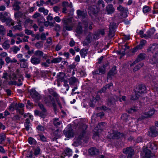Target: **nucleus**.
Here are the masks:
<instances>
[{
    "label": "nucleus",
    "mask_w": 158,
    "mask_h": 158,
    "mask_svg": "<svg viewBox=\"0 0 158 158\" xmlns=\"http://www.w3.org/2000/svg\"><path fill=\"white\" fill-rule=\"evenodd\" d=\"M72 150L69 148H67L64 151V153L63 154L64 156H72Z\"/></svg>",
    "instance_id": "nucleus-25"
},
{
    "label": "nucleus",
    "mask_w": 158,
    "mask_h": 158,
    "mask_svg": "<svg viewBox=\"0 0 158 158\" xmlns=\"http://www.w3.org/2000/svg\"><path fill=\"white\" fill-rule=\"evenodd\" d=\"M123 152L128 154L127 158H131L134 154V150L131 147H128L123 150Z\"/></svg>",
    "instance_id": "nucleus-7"
},
{
    "label": "nucleus",
    "mask_w": 158,
    "mask_h": 158,
    "mask_svg": "<svg viewBox=\"0 0 158 158\" xmlns=\"http://www.w3.org/2000/svg\"><path fill=\"white\" fill-rule=\"evenodd\" d=\"M106 10L108 14H111L114 12V9L112 5H109L106 7Z\"/></svg>",
    "instance_id": "nucleus-20"
},
{
    "label": "nucleus",
    "mask_w": 158,
    "mask_h": 158,
    "mask_svg": "<svg viewBox=\"0 0 158 158\" xmlns=\"http://www.w3.org/2000/svg\"><path fill=\"white\" fill-rule=\"evenodd\" d=\"M123 136V134L117 131H112V133H111L110 134V137L112 139H118Z\"/></svg>",
    "instance_id": "nucleus-10"
},
{
    "label": "nucleus",
    "mask_w": 158,
    "mask_h": 158,
    "mask_svg": "<svg viewBox=\"0 0 158 158\" xmlns=\"http://www.w3.org/2000/svg\"><path fill=\"white\" fill-rule=\"evenodd\" d=\"M48 35V33L46 32V33H42L40 35V39L42 40H45L46 37Z\"/></svg>",
    "instance_id": "nucleus-50"
},
{
    "label": "nucleus",
    "mask_w": 158,
    "mask_h": 158,
    "mask_svg": "<svg viewBox=\"0 0 158 158\" xmlns=\"http://www.w3.org/2000/svg\"><path fill=\"white\" fill-rule=\"evenodd\" d=\"M65 76L64 74L60 72L58 73L57 75V79L59 81H63L64 80V77Z\"/></svg>",
    "instance_id": "nucleus-23"
},
{
    "label": "nucleus",
    "mask_w": 158,
    "mask_h": 158,
    "mask_svg": "<svg viewBox=\"0 0 158 158\" xmlns=\"http://www.w3.org/2000/svg\"><path fill=\"white\" fill-rule=\"evenodd\" d=\"M61 122L59 121L58 118H55L54 120L53 123L54 125L56 126H59L60 125Z\"/></svg>",
    "instance_id": "nucleus-46"
},
{
    "label": "nucleus",
    "mask_w": 158,
    "mask_h": 158,
    "mask_svg": "<svg viewBox=\"0 0 158 158\" xmlns=\"http://www.w3.org/2000/svg\"><path fill=\"white\" fill-rule=\"evenodd\" d=\"M6 137L5 135L4 134H2L0 135V143L2 144L3 142L5 139Z\"/></svg>",
    "instance_id": "nucleus-53"
},
{
    "label": "nucleus",
    "mask_w": 158,
    "mask_h": 158,
    "mask_svg": "<svg viewBox=\"0 0 158 158\" xmlns=\"http://www.w3.org/2000/svg\"><path fill=\"white\" fill-rule=\"evenodd\" d=\"M41 59L40 58L37 57L35 56H33L31 59V62L34 65L39 64L40 63Z\"/></svg>",
    "instance_id": "nucleus-16"
},
{
    "label": "nucleus",
    "mask_w": 158,
    "mask_h": 158,
    "mask_svg": "<svg viewBox=\"0 0 158 158\" xmlns=\"http://www.w3.org/2000/svg\"><path fill=\"white\" fill-rule=\"evenodd\" d=\"M145 154V156L147 158H150L152 156L151 152L149 150H147Z\"/></svg>",
    "instance_id": "nucleus-60"
},
{
    "label": "nucleus",
    "mask_w": 158,
    "mask_h": 158,
    "mask_svg": "<svg viewBox=\"0 0 158 158\" xmlns=\"http://www.w3.org/2000/svg\"><path fill=\"white\" fill-rule=\"evenodd\" d=\"M106 123L104 122H102L98 124V126L99 127V129L102 130L103 129V126H105Z\"/></svg>",
    "instance_id": "nucleus-63"
},
{
    "label": "nucleus",
    "mask_w": 158,
    "mask_h": 158,
    "mask_svg": "<svg viewBox=\"0 0 158 158\" xmlns=\"http://www.w3.org/2000/svg\"><path fill=\"white\" fill-rule=\"evenodd\" d=\"M17 107L18 108V111H19L20 109L23 108L24 106V104L22 103H19V104L17 103Z\"/></svg>",
    "instance_id": "nucleus-61"
},
{
    "label": "nucleus",
    "mask_w": 158,
    "mask_h": 158,
    "mask_svg": "<svg viewBox=\"0 0 158 158\" xmlns=\"http://www.w3.org/2000/svg\"><path fill=\"white\" fill-rule=\"evenodd\" d=\"M145 57V54L143 53H140L138 56L136 60L132 63H130V66H132L138 63L139 61L143 60Z\"/></svg>",
    "instance_id": "nucleus-12"
},
{
    "label": "nucleus",
    "mask_w": 158,
    "mask_h": 158,
    "mask_svg": "<svg viewBox=\"0 0 158 158\" xmlns=\"http://www.w3.org/2000/svg\"><path fill=\"white\" fill-rule=\"evenodd\" d=\"M83 24L84 25L85 32L88 31V29L90 30H91L92 29V24L90 23L89 20L88 19L83 21Z\"/></svg>",
    "instance_id": "nucleus-6"
},
{
    "label": "nucleus",
    "mask_w": 158,
    "mask_h": 158,
    "mask_svg": "<svg viewBox=\"0 0 158 158\" xmlns=\"http://www.w3.org/2000/svg\"><path fill=\"white\" fill-rule=\"evenodd\" d=\"M129 118L130 117L127 114H123L121 117V119L125 121H127Z\"/></svg>",
    "instance_id": "nucleus-48"
},
{
    "label": "nucleus",
    "mask_w": 158,
    "mask_h": 158,
    "mask_svg": "<svg viewBox=\"0 0 158 158\" xmlns=\"http://www.w3.org/2000/svg\"><path fill=\"white\" fill-rule=\"evenodd\" d=\"M148 146L152 150H156L157 149V145L154 143H150Z\"/></svg>",
    "instance_id": "nucleus-44"
},
{
    "label": "nucleus",
    "mask_w": 158,
    "mask_h": 158,
    "mask_svg": "<svg viewBox=\"0 0 158 158\" xmlns=\"http://www.w3.org/2000/svg\"><path fill=\"white\" fill-rule=\"evenodd\" d=\"M25 118L28 117L27 118H29L28 121H31L33 120V116L31 114L29 113H26L24 115Z\"/></svg>",
    "instance_id": "nucleus-41"
},
{
    "label": "nucleus",
    "mask_w": 158,
    "mask_h": 158,
    "mask_svg": "<svg viewBox=\"0 0 158 158\" xmlns=\"http://www.w3.org/2000/svg\"><path fill=\"white\" fill-rule=\"evenodd\" d=\"M64 134L65 135L69 138L72 137L73 135V133L72 130L71 129L65 130L64 131Z\"/></svg>",
    "instance_id": "nucleus-19"
},
{
    "label": "nucleus",
    "mask_w": 158,
    "mask_h": 158,
    "mask_svg": "<svg viewBox=\"0 0 158 158\" xmlns=\"http://www.w3.org/2000/svg\"><path fill=\"white\" fill-rule=\"evenodd\" d=\"M45 21V19L43 16L41 15L39 18H38V22L39 23H44Z\"/></svg>",
    "instance_id": "nucleus-54"
},
{
    "label": "nucleus",
    "mask_w": 158,
    "mask_h": 158,
    "mask_svg": "<svg viewBox=\"0 0 158 158\" xmlns=\"http://www.w3.org/2000/svg\"><path fill=\"white\" fill-rule=\"evenodd\" d=\"M155 111L154 109L152 108L148 112L143 114L142 115V119L151 117L154 114Z\"/></svg>",
    "instance_id": "nucleus-9"
},
{
    "label": "nucleus",
    "mask_w": 158,
    "mask_h": 158,
    "mask_svg": "<svg viewBox=\"0 0 158 158\" xmlns=\"http://www.w3.org/2000/svg\"><path fill=\"white\" fill-rule=\"evenodd\" d=\"M146 42V41L144 40H140L139 44L136 47L135 49H141L145 45Z\"/></svg>",
    "instance_id": "nucleus-29"
},
{
    "label": "nucleus",
    "mask_w": 158,
    "mask_h": 158,
    "mask_svg": "<svg viewBox=\"0 0 158 158\" xmlns=\"http://www.w3.org/2000/svg\"><path fill=\"white\" fill-rule=\"evenodd\" d=\"M11 49L15 54H16L20 50V48L16 46H13Z\"/></svg>",
    "instance_id": "nucleus-52"
},
{
    "label": "nucleus",
    "mask_w": 158,
    "mask_h": 158,
    "mask_svg": "<svg viewBox=\"0 0 158 158\" xmlns=\"http://www.w3.org/2000/svg\"><path fill=\"white\" fill-rule=\"evenodd\" d=\"M140 95L137 93L135 94V96H132L131 98V100H137L139 98V96H140Z\"/></svg>",
    "instance_id": "nucleus-56"
},
{
    "label": "nucleus",
    "mask_w": 158,
    "mask_h": 158,
    "mask_svg": "<svg viewBox=\"0 0 158 158\" xmlns=\"http://www.w3.org/2000/svg\"><path fill=\"white\" fill-rule=\"evenodd\" d=\"M143 65V64L142 63H140L138 64L134 69V71H136L139 70Z\"/></svg>",
    "instance_id": "nucleus-55"
},
{
    "label": "nucleus",
    "mask_w": 158,
    "mask_h": 158,
    "mask_svg": "<svg viewBox=\"0 0 158 158\" xmlns=\"http://www.w3.org/2000/svg\"><path fill=\"white\" fill-rule=\"evenodd\" d=\"M98 5L100 7H104L105 6L104 2L102 0H99L98 2Z\"/></svg>",
    "instance_id": "nucleus-59"
},
{
    "label": "nucleus",
    "mask_w": 158,
    "mask_h": 158,
    "mask_svg": "<svg viewBox=\"0 0 158 158\" xmlns=\"http://www.w3.org/2000/svg\"><path fill=\"white\" fill-rule=\"evenodd\" d=\"M14 4L13 5V8L15 10H19L20 8L19 4L20 2L18 1H16V0H14Z\"/></svg>",
    "instance_id": "nucleus-32"
},
{
    "label": "nucleus",
    "mask_w": 158,
    "mask_h": 158,
    "mask_svg": "<svg viewBox=\"0 0 158 158\" xmlns=\"http://www.w3.org/2000/svg\"><path fill=\"white\" fill-rule=\"evenodd\" d=\"M149 136L152 137H155L158 135V132L156 127H153L151 128L150 131L148 133Z\"/></svg>",
    "instance_id": "nucleus-13"
},
{
    "label": "nucleus",
    "mask_w": 158,
    "mask_h": 158,
    "mask_svg": "<svg viewBox=\"0 0 158 158\" xmlns=\"http://www.w3.org/2000/svg\"><path fill=\"white\" fill-rule=\"evenodd\" d=\"M87 127V125H86L85 124H83L82 126L80 127V128L81 129V130H82L83 132V134L79 136V138L80 139H83V138L84 137V133H85V130Z\"/></svg>",
    "instance_id": "nucleus-27"
},
{
    "label": "nucleus",
    "mask_w": 158,
    "mask_h": 158,
    "mask_svg": "<svg viewBox=\"0 0 158 158\" xmlns=\"http://www.w3.org/2000/svg\"><path fill=\"white\" fill-rule=\"evenodd\" d=\"M88 12L90 15H92V14L95 15L98 12V9L95 10L94 7H90L88 9Z\"/></svg>",
    "instance_id": "nucleus-21"
},
{
    "label": "nucleus",
    "mask_w": 158,
    "mask_h": 158,
    "mask_svg": "<svg viewBox=\"0 0 158 158\" xmlns=\"http://www.w3.org/2000/svg\"><path fill=\"white\" fill-rule=\"evenodd\" d=\"M46 19L48 21H52L53 20V17L52 15V14L50 13L48 15Z\"/></svg>",
    "instance_id": "nucleus-64"
},
{
    "label": "nucleus",
    "mask_w": 158,
    "mask_h": 158,
    "mask_svg": "<svg viewBox=\"0 0 158 158\" xmlns=\"http://www.w3.org/2000/svg\"><path fill=\"white\" fill-rule=\"evenodd\" d=\"M117 10L120 11L122 13H126L127 10L126 9L124 8L123 6L121 5H119L117 8Z\"/></svg>",
    "instance_id": "nucleus-39"
},
{
    "label": "nucleus",
    "mask_w": 158,
    "mask_h": 158,
    "mask_svg": "<svg viewBox=\"0 0 158 158\" xmlns=\"http://www.w3.org/2000/svg\"><path fill=\"white\" fill-rule=\"evenodd\" d=\"M20 62V66L22 68H26L27 66V60L25 59H22L19 60Z\"/></svg>",
    "instance_id": "nucleus-28"
},
{
    "label": "nucleus",
    "mask_w": 158,
    "mask_h": 158,
    "mask_svg": "<svg viewBox=\"0 0 158 158\" xmlns=\"http://www.w3.org/2000/svg\"><path fill=\"white\" fill-rule=\"evenodd\" d=\"M17 106V103H12L9 106V110L11 112H13L15 110L18 111Z\"/></svg>",
    "instance_id": "nucleus-24"
},
{
    "label": "nucleus",
    "mask_w": 158,
    "mask_h": 158,
    "mask_svg": "<svg viewBox=\"0 0 158 158\" xmlns=\"http://www.w3.org/2000/svg\"><path fill=\"white\" fill-rule=\"evenodd\" d=\"M77 14L79 18L82 19V21L83 22L84 20H85L87 19L86 16V14L83 12L81 11L80 10H77Z\"/></svg>",
    "instance_id": "nucleus-11"
},
{
    "label": "nucleus",
    "mask_w": 158,
    "mask_h": 158,
    "mask_svg": "<svg viewBox=\"0 0 158 158\" xmlns=\"http://www.w3.org/2000/svg\"><path fill=\"white\" fill-rule=\"evenodd\" d=\"M156 55H155V56H154L150 60V62L152 64H155L158 62V58H156L155 57Z\"/></svg>",
    "instance_id": "nucleus-45"
},
{
    "label": "nucleus",
    "mask_w": 158,
    "mask_h": 158,
    "mask_svg": "<svg viewBox=\"0 0 158 158\" xmlns=\"http://www.w3.org/2000/svg\"><path fill=\"white\" fill-rule=\"evenodd\" d=\"M62 58L61 57H57L54 58L52 61V63H57L61 62Z\"/></svg>",
    "instance_id": "nucleus-43"
},
{
    "label": "nucleus",
    "mask_w": 158,
    "mask_h": 158,
    "mask_svg": "<svg viewBox=\"0 0 158 158\" xmlns=\"http://www.w3.org/2000/svg\"><path fill=\"white\" fill-rule=\"evenodd\" d=\"M15 17L18 20V18H24V15L23 13L21 12H18V13L15 14ZM19 21H20V19H19Z\"/></svg>",
    "instance_id": "nucleus-33"
},
{
    "label": "nucleus",
    "mask_w": 158,
    "mask_h": 158,
    "mask_svg": "<svg viewBox=\"0 0 158 158\" xmlns=\"http://www.w3.org/2000/svg\"><path fill=\"white\" fill-rule=\"evenodd\" d=\"M37 5L38 6H40L43 5V4H45L43 0H40V2H36Z\"/></svg>",
    "instance_id": "nucleus-62"
},
{
    "label": "nucleus",
    "mask_w": 158,
    "mask_h": 158,
    "mask_svg": "<svg viewBox=\"0 0 158 158\" xmlns=\"http://www.w3.org/2000/svg\"><path fill=\"white\" fill-rule=\"evenodd\" d=\"M61 21L63 23V29L67 31L72 30L75 24L74 21L70 18H64L62 19Z\"/></svg>",
    "instance_id": "nucleus-1"
},
{
    "label": "nucleus",
    "mask_w": 158,
    "mask_h": 158,
    "mask_svg": "<svg viewBox=\"0 0 158 158\" xmlns=\"http://www.w3.org/2000/svg\"><path fill=\"white\" fill-rule=\"evenodd\" d=\"M29 118H27L26 121L24 123V126L25 129L27 131H29L31 128L30 127V123L29 121H28Z\"/></svg>",
    "instance_id": "nucleus-34"
},
{
    "label": "nucleus",
    "mask_w": 158,
    "mask_h": 158,
    "mask_svg": "<svg viewBox=\"0 0 158 158\" xmlns=\"http://www.w3.org/2000/svg\"><path fill=\"white\" fill-rule=\"evenodd\" d=\"M92 34L91 33H89L88 35L85 40V41L87 44L90 43L91 40L92 39H98L99 37V35L98 33L94 34L93 35V37H92Z\"/></svg>",
    "instance_id": "nucleus-4"
},
{
    "label": "nucleus",
    "mask_w": 158,
    "mask_h": 158,
    "mask_svg": "<svg viewBox=\"0 0 158 158\" xmlns=\"http://www.w3.org/2000/svg\"><path fill=\"white\" fill-rule=\"evenodd\" d=\"M146 92V87L145 85H141L139 87L137 91V93L140 95Z\"/></svg>",
    "instance_id": "nucleus-18"
},
{
    "label": "nucleus",
    "mask_w": 158,
    "mask_h": 158,
    "mask_svg": "<svg viewBox=\"0 0 158 158\" xmlns=\"http://www.w3.org/2000/svg\"><path fill=\"white\" fill-rule=\"evenodd\" d=\"M82 26L84 27V25L83 24V23L82 24V25H81V23L79 22L78 26L77 27L76 32L78 34H81L82 31Z\"/></svg>",
    "instance_id": "nucleus-35"
},
{
    "label": "nucleus",
    "mask_w": 158,
    "mask_h": 158,
    "mask_svg": "<svg viewBox=\"0 0 158 158\" xmlns=\"http://www.w3.org/2000/svg\"><path fill=\"white\" fill-rule=\"evenodd\" d=\"M148 52H151L153 53H155L158 57V44H153L150 46L148 49Z\"/></svg>",
    "instance_id": "nucleus-5"
},
{
    "label": "nucleus",
    "mask_w": 158,
    "mask_h": 158,
    "mask_svg": "<svg viewBox=\"0 0 158 158\" xmlns=\"http://www.w3.org/2000/svg\"><path fill=\"white\" fill-rule=\"evenodd\" d=\"M150 10V8L149 6H144L143 8V12L144 13L148 12Z\"/></svg>",
    "instance_id": "nucleus-49"
},
{
    "label": "nucleus",
    "mask_w": 158,
    "mask_h": 158,
    "mask_svg": "<svg viewBox=\"0 0 158 158\" xmlns=\"http://www.w3.org/2000/svg\"><path fill=\"white\" fill-rule=\"evenodd\" d=\"M105 71V67L104 66H103L100 67L99 69V74H102L104 73Z\"/></svg>",
    "instance_id": "nucleus-58"
},
{
    "label": "nucleus",
    "mask_w": 158,
    "mask_h": 158,
    "mask_svg": "<svg viewBox=\"0 0 158 158\" xmlns=\"http://www.w3.org/2000/svg\"><path fill=\"white\" fill-rule=\"evenodd\" d=\"M28 141L29 143L31 144H35L36 143L35 139L31 137L29 138Z\"/></svg>",
    "instance_id": "nucleus-47"
},
{
    "label": "nucleus",
    "mask_w": 158,
    "mask_h": 158,
    "mask_svg": "<svg viewBox=\"0 0 158 158\" xmlns=\"http://www.w3.org/2000/svg\"><path fill=\"white\" fill-rule=\"evenodd\" d=\"M69 83L70 85L74 84L77 81V79L75 77H71L69 79Z\"/></svg>",
    "instance_id": "nucleus-40"
},
{
    "label": "nucleus",
    "mask_w": 158,
    "mask_h": 158,
    "mask_svg": "<svg viewBox=\"0 0 158 158\" xmlns=\"http://www.w3.org/2000/svg\"><path fill=\"white\" fill-rule=\"evenodd\" d=\"M41 151L40 148L39 147L36 148L34 150V154L35 155L37 156L40 154Z\"/></svg>",
    "instance_id": "nucleus-42"
},
{
    "label": "nucleus",
    "mask_w": 158,
    "mask_h": 158,
    "mask_svg": "<svg viewBox=\"0 0 158 158\" xmlns=\"http://www.w3.org/2000/svg\"><path fill=\"white\" fill-rule=\"evenodd\" d=\"M116 67L114 66L113 67L110 71L109 72L108 75V78H109L112 76H114L117 73Z\"/></svg>",
    "instance_id": "nucleus-26"
},
{
    "label": "nucleus",
    "mask_w": 158,
    "mask_h": 158,
    "mask_svg": "<svg viewBox=\"0 0 158 158\" xmlns=\"http://www.w3.org/2000/svg\"><path fill=\"white\" fill-rule=\"evenodd\" d=\"M44 101L47 105L49 106H52L54 107V110H56V105L54 98L52 97V96L49 95L45 98Z\"/></svg>",
    "instance_id": "nucleus-2"
},
{
    "label": "nucleus",
    "mask_w": 158,
    "mask_h": 158,
    "mask_svg": "<svg viewBox=\"0 0 158 158\" xmlns=\"http://www.w3.org/2000/svg\"><path fill=\"white\" fill-rule=\"evenodd\" d=\"M123 42H125L126 41L130 39V35H123L122 37Z\"/></svg>",
    "instance_id": "nucleus-57"
},
{
    "label": "nucleus",
    "mask_w": 158,
    "mask_h": 158,
    "mask_svg": "<svg viewBox=\"0 0 158 158\" xmlns=\"http://www.w3.org/2000/svg\"><path fill=\"white\" fill-rule=\"evenodd\" d=\"M30 93L32 98L37 100H39L40 99V95L35 89H30Z\"/></svg>",
    "instance_id": "nucleus-8"
},
{
    "label": "nucleus",
    "mask_w": 158,
    "mask_h": 158,
    "mask_svg": "<svg viewBox=\"0 0 158 158\" xmlns=\"http://www.w3.org/2000/svg\"><path fill=\"white\" fill-rule=\"evenodd\" d=\"M2 46L5 49H8L10 47L9 41V40H6L5 41V42L2 44Z\"/></svg>",
    "instance_id": "nucleus-36"
},
{
    "label": "nucleus",
    "mask_w": 158,
    "mask_h": 158,
    "mask_svg": "<svg viewBox=\"0 0 158 158\" xmlns=\"http://www.w3.org/2000/svg\"><path fill=\"white\" fill-rule=\"evenodd\" d=\"M89 154L91 155H98L99 152V150L95 147H92L88 150Z\"/></svg>",
    "instance_id": "nucleus-17"
},
{
    "label": "nucleus",
    "mask_w": 158,
    "mask_h": 158,
    "mask_svg": "<svg viewBox=\"0 0 158 158\" xmlns=\"http://www.w3.org/2000/svg\"><path fill=\"white\" fill-rule=\"evenodd\" d=\"M119 46L122 48V51L119 52V53H122V56H123L125 54V51L129 48V46H128L126 44H122L121 43L119 44Z\"/></svg>",
    "instance_id": "nucleus-14"
},
{
    "label": "nucleus",
    "mask_w": 158,
    "mask_h": 158,
    "mask_svg": "<svg viewBox=\"0 0 158 158\" xmlns=\"http://www.w3.org/2000/svg\"><path fill=\"white\" fill-rule=\"evenodd\" d=\"M87 51L88 50L86 49L83 48L81 49L80 51V54L81 57L85 58L87 55Z\"/></svg>",
    "instance_id": "nucleus-31"
},
{
    "label": "nucleus",
    "mask_w": 158,
    "mask_h": 158,
    "mask_svg": "<svg viewBox=\"0 0 158 158\" xmlns=\"http://www.w3.org/2000/svg\"><path fill=\"white\" fill-rule=\"evenodd\" d=\"M36 136L38 139H40L43 142H45L47 141L46 138L42 134H39Z\"/></svg>",
    "instance_id": "nucleus-37"
},
{
    "label": "nucleus",
    "mask_w": 158,
    "mask_h": 158,
    "mask_svg": "<svg viewBox=\"0 0 158 158\" xmlns=\"http://www.w3.org/2000/svg\"><path fill=\"white\" fill-rule=\"evenodd\" d=\"M117 27L116 23L112 22L110 23V25L109 36L110 37L112 38L114 36V33L115 31V29Z\"/></svg>",
    "instance_id": "nucleus-3"
},
{
    "label": "nucleus",
    "mask_w": 158,
    "mask_h": 158,
    "mask_svg": "<svg viewBox=\"0 0 158 158\" xmlns=\"http://www.w3.org/2000/svg\"><path fill=\"white\" fill-rule=\"evenodd\" d=\"M39 11L40 12L43 13L44 15H47L49 12L48 10L45 9L44 7L40 8L39 9Z\"/></svg>",
    "instance_id": "nucleus-38"
},
{
    "label": "nucleus",
    "mask_w": 158,
    "mask_h": 158,
    "mask_svg": "<svg viewBox=\"0 0 158 158\" xmlns=\"http://www.w3.org/2000/svg\"><path fill=\"white\" fill-rule=\"evenodd\" d=\"M62 5L63 7H66V6H68L70 8L72 7V5L71 3H70L69 4L68 2L66 1L63 2Z\"/></svg>",
    "instance_id": "nucleus-51"
},
{
    "label": "nucleus",
    "mask_w": 158,
    "mask_h": 158,
    "mask_svg": "<svg viewBox=\"0 0 158 158\" xmlns=\"http://www.w3.org/2000/svg\"><path fill=\"white\" fill-rule=\"evenodd\" d=\"M50 94L52 95L53 96L55 97L57 101L58 102V103L59 104V106L60 107H61V104L59 103V102L58 101L57 99L59 98V96L58 94H57L55 92L53 91L52 89H51V90L50 91Z\"/></svg>",
    "instance_id": "nucleus-30"
},
{
    "label": "nucleus",
    "mask_w": 158,
    "mask_h": 158,
    "mask_svg": "<svg viewBox=\"0 0 158 158\" xmlns=\"http://www.w3.org/2000/svg\"><path fill=\"white\" fill-rule=\"evenodd\" d=\"M35 56H39V57L42 56L43 57L44 59L46 58L47 55L45 54L44 55V53L41 51L40 50L36 51L35 52Z\"/></svg>",
    "instance_id": "nucleus-22"
},
{
    "label": "nucleus",
    "mask_w": 158,
    "mask_h": 158,
    "mask_svg": "<svg viewBox=\"0 0 158 158\" xmlns=\"http://www.w3.org/2000/svg\"><path fill=\"white\" fill-rule=\"evenodd\" d=\"M156 31L155 28H152L148 30L146 34V38H153V35Z\"/></svg>",
    "instance_id": "nucleus-15"
}]
</instances>
